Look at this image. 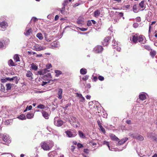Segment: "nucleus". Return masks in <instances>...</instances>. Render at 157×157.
Instances as JSON below:
<instances>
[{"label":"nucleus","instance_id":"36","mask_svg":"<svg viewBox=\"0 0 157 157\" xmlns=\"http://www.w3.org/2000/svg\"><path fill=\"white\" fill-rule=\"evenodd\" d=\"M103 144L106 145L108 147L109 149L110 150H111V149H110V147L109 145V143L108 142H107L106 141H104V142L103 143Z\"/></svg>","mask_w":157,"mask_h":157},{"label":"nucleus","instance_id":"39","mask_svg":"<svg viewBox=\"0 0 157 157\" xmlns=\"http://www.w3.org/2000/svg\"><path fill=\"white\" fill-rule=\"evenodd\" d=\"M155 54L156 52L155 51H151L150 52V55L152 57H154Z\"/></svg>","mask_w":157,"mask_h":157},{"label":"nucleus","instance_id":"12","mask_svg":"<svg viewBox=\"0 0 157 157\" xmlns=\"http://www.w3.org/2000/svg\"><path fill=\"white\" fill-rule=\"evenodd\" d=\"M63 92V90L61 88L58 89V92L57 94L58 95V98L59 99H61L62 98V94Z\"/></svg>","mask_w":157,"mask_h":157},{"label":"nucleus","instance_id":"22","mask_svg":"<svg viewBox=\"0 0 157 157\" xmlns=\"http://www.w3.org/2000/svg\"><path fill=\"white\" fill-rule=\"evenodd\" d=\"M83 19L81 17H79L78 19L77 23L79 24H82L83 23Z\"/></svg>","mask_w":157,"mask_h":157},{"label":"nucleus","instance_id":"52","mask_svg":"<svg viewBox=\"0 0 157 157\" xmlns=\"http://www.w3.org/2000/svg\"><path fill=\"white\" fill-rule=\"evenodd\" d=\"M80 101L83 102L85 101V98L84 97H83L82 96L80 98Z\"/></svg>","mask_w":157,"mask_h":157},{"label":"nucleus","instance_id":"43","mask_svg":"<svg viewBox=\"0 0 157 157\" xmlns=\"http://www.w3.org/2000/svg\"><path fill=\"white\" fill-rule=\"evenodd\" d=\"M37 107L38 108L41 109H44V106L43 105L40 104Z\"/></svg>","mask_w":157,"mask_h":157},{"label":"nucleus","instance_id":"31","mask_svg":"<svg viewBox=\"0 0 157 157\" xmlns=\"http://www.w3.org/2000/svg\"><path fill=\"white\" fill-rule=\"evenodd\" d=\"M37 37L40 40H42L43 39L42 34L40 33H39L36 34Z\"/></svg>","mask_w":157,"mask_h":157},{"label":"nucleus","instance_id":"10","mask_svg":"<svg viewBox=\"0 0 157 157\" xmlns=\"http://www.w3.org/2000/svg\"><path fill=\"white\" fill-rule=\"evenodd\" d=\"M144 37L142 35H140L138 36V41L144 44L146 42L145 39H144Z\"/></svg>","mask_w":157,"mask_h":157},{"label":"nucleus","instance_id":"62","mask_svg":"<svg viewBox=\"0 0 157 157\" xmlns=\"http://www.w3.org/2000/svg\"><path fill=\"white\" fill-rule=\"evenodd\" d=\"M47 83V82H43L42 84H41V85L42 86H44Z\"/></svg>","mask_w":157,"mask_h":157},{"label":"nucleus","instance_id":"30","mask_svg":"<svg viewBox=\"0 0 157 157\" xmlns=\"http://www.w3.org/2000/svg\"><path fill=\"white\" fill-rule=\"evenodd\" d=\"M78 134L80 137L82 138H84L85 137L82 131H79Z\"/></svg>","mask_w":157,"mask_h":157},{"label":"nucleus","instance_id":"2","mask_svg":"<svg viewBox=\"0 0 157 157\" xmlns=\"http://www.w3.org/2000/svg\"><path fill=\"white\" fill-rule=\"evenodd\" d=\"M65 132L69 137H74L77 135V132L75 130H67Z\"/></svg>","mask_w":157,"mask_h":157},{"label":"nucleus","instance_id":"56","mask_svg":"<svg viewBox=\"0 0 157 157\" xmlns=\"http://www.w3.org/2000/svg\"><path fill=\"white\" fill-rule=\"evenodd\" d=\"M7 80L6 79V78L5 79H4V78L2 79H1V82H2L4 83V82H6Z\"/></svg>","mask_w":157,"mask_h":157},{"label":"nucleus","instance_id":"32","mask_svg":"<svg viewBox=\"0 0 157 157\" xmlns=\"http://www.w3.org/2000/svg\"><path fill=\"white\" fill-rule=\"evenodd\" d=\"M18 118L21 120H24L26 119V117L25 115L24 114H21L18 117Z\"/></svg>","mask_w":157,"mask_h":157},{"label":"nucleus","instance_id":"20","mask_svg":"<svg viewBox=\"0 0 157 157\" xmlns=\"http://www.w3.org/2000/svg\"><path fill=\"white\" fill-rule=\"evenodd\" d=\"M110 137L113 140L118 141L119 140V139L114 134H111L110 135Z\"/></svg>","mask_w":157,"mask_h":157},{"label":"nucleus","instance_id":"3","mask_svg":"<svg viewBox=\"0 0 157 157\" xmlns=\"http://www.w3.org/2000/svg\"><path fill=\"white\" fill-rule=\"evenodd\" d=\"M54 124L55 125L59 127L63 124V122L62 121L59 120L58 117H56L54 119Z\"/></svg>","mask_w":157,"mask_h":157},{"label":"nucleus","instance_id":"38","mask_svg":"<svg viewBox=\"0 0 157 157\" xmlns=\"http://www.w3.org/2000/svg\"><path fill=\"white\" fill-rule=\"evenodd\" d=\"M8 63L9 65H11V66H14V63L12 59H10L8 62Z\"/></svg>","mask_w":157,"mask_h":157},{"label":"nucleus","instance_id":"24","mask_svg":"<svg viewBox=\"0 0 157 157\" xmlns=\"http://www.w3.org/2000/svg\"><path fill=\"white\" fill-rule=\"evenodd\" d=\"M55 72L56 74L55 76L57 77H59L62 73V72L58 70H55Z\"/></svg>","mask_w":157,"mask_h":157},{"label":"nucleus","instance_id":"8","mask_svg":"<svg viewBox=\"0 0 157 157\" xmlns=\"http://www.w3.org/2000/svg\"><path fill=\"white\" fill-rule=\"evenodd\" d=\"M2 136V139L4 142H7V143H9L11 142L10 140V138L9 137L8 135L5 134L3 135V136Z\"/></svg>","mask_w":157,"mask_h":157},{"label":"nucleus","instance_id":"60","mask_svg":"<svg viewBox=\"0 0 157 157\" xmlns=\"http://www.w3.org/2000/svg\"><path fill=\"white\" fill-rule=\"evenodd\" d=\"M144 47H145V48L148 50H149L150 49V47L148 46H144Z\"/></svg>","mask_w":157,"mask_h":157},{"label":"nucleus","instance_id":"34","mask_svg":"<svg viewBox=\"0 0 157 157\" xmlns=\"http://www.w3.org/2000/svg\"><path fill=\"white\" fill-rule=\"evenodd\" d=\"M46 67L47 69H45L44 70V72H46L47 71H48L47 69H50L51 67H52V64L50 63L46 65Z\"/></svg>","mask_w":157,"mask_h":157},{"label":"nucleus","instance_id":"5","mask_svg":"<svg viewBox=\"0 0 157 157\" xmlns=\"http://www.w3.org/2000/svg\"><path fill=\"white\" fill-rule=\"evenodd\" d=\"M33 49L36 51H39L41 50H44L45 49V48L44 47L41 46L38 44H35L33 46Z\"/></svg>","mask_w":157,"mask_h":157},{"label":"nucleus","instance_id":"11","mask_svg":"<svg viewBox=\"0 0 157 157\" xmlns=\"http://www.w3.org/2000/svg\"><path fill=\"white\" fill-rule=\"evenodd\" d=\"M110 40L109 37H107L102 42V44L104 46H107L108 44V42Z\"/></svg>","mask_w":157,"mask_h":157},{"label":"nucleus","instance_id":"16","mask_svg":"<svg viewBox=\"0 0 157 157\" xmlns=\"http://www.w3.org/2000/svg\"><path fill=\"white\" fill-rule=\"evenodd\" d=\"M68 2L67 0H65L63 4V7L62 8V10H60L61 13H63L65 8V6L67 5V2Z\"/></svg>","mask_w":157,"mask_h":157},{"label":"nucleus","instance_id":"17","mask_svg":"<svg viewBox=\"0 0 157 157\" xmlns=\"http://www.w3.org/2000/svg\"><path fill=\"white\" fill-rule=\"evenodd\" d=\"M100 14V12L98 10H95L94 13V15L95 17H97Z\"/></svg>","mask_w":157,"mask_h":157},{"label":"nucleus","instance_id":"25","mask_svg":"<svg viewBox=\"0 0 157 157\" xmlns=\"http://www.w3.org/2000/svg\"><path fill=\"white\" fill-rule=\"evenodd\" d=\"M34 114L33 113H28L26 115L27 118L29 119H31L33 118Z\"/></svg>","mask_w":157,"mask_h":157},{"label":"nucleus","instance_id":"55","mask_svg":"<svg viewBox=\"0 0 157 157\" xmlns=\"http://www.w3.org/2000/svg\"><path fill=\"white\" fill-rule=\"evenodd\" d=\"M32 20L35 22L37 20V18L35 17H33L32 19Z\"/></svg>","mask_w":157,"mask_h":157},{"label":"nucleus","instance_id":"46","mask_svg":"<svg viewBox=\"0 0 157 157\" xmlns=\"http://www.w3.org/2000/svg\"><path fill=\"white\" fill-rule=\"evenodd\" d=\"M79 29L80 30L83 31H86L87 30V28H79Z\"/></svg>","mask_w":157,"mask_h":157},{"label":"nucleus","instance_id":"64","mask_svg":"<svg viewBox=\"0 0 157 157\" xmlns=\"http://www.w3.org/2000/svg\"><path fill=\"white\" fill-rule=\"evenodd\" d=\"M69 104H67L65 105V107H64V108L66 109L69 106Z\"/></svg>","mask_w":157,"mask_h":157},{"label":"nucleus","instance_id":"54","mask_svg":"<svg viewBox=\"0 0 157 157\" xmlns=\"http://www.w3.org/2000/svg\"><path fill=\"white\" fill-rule=\"evenodd\" d=\"M4 47L3 43L2 42H0V48H2Z\"/></svg>","mask_w":157,"mask_h":157},{"label":"nucleus","instance_id":"7","mask_svg":"<svg viewBox=\"0 0 157 157\" xmlns=\"http://www.w3.org/2000/svg\"><path fill=\"white\" fill-rule=\"evenodd\" d=\"M113 46L114 48H116L117 51L120 52L121 50V48L120 47L118 46V44L117 42H116V40L113 39L112 41Z\"/></svg>","mask_w":157,"mask_h":157},{"label":"nucleus","instance_id":"44","mask_svg":"<svg viewBox=\"0 0 157 157\" xmlns=\"http://www.w3.org/2000/svg\"><path fill=\"white\" fill-rule=\"evenodd\" d=\"M84 152L86 153L87 154L89 153V150L87 148H85L84 149Z\"/></svg>","mask_w":157,"mask_h":157},{"label":"nucleus","instance_id":"57","mask_svg":"<svg viewBox=\"0 0 157 157\" xmlns=\"http://www.w3.org/2000/svg\"><path fill=\"white\" fill-rule=\"evenodd\" d=\"M118 15L119 17H121L123 16V13L122 12H120L119 13Z\"/></svg>","mask_w":157,"mask_h":157},{"label":"nucleus","instance_id":"4","mask_svg":"<svg viewBox=\"0 0 157 157\" xmlns=\"http://www.w3.org/2000/svg\"><path fill=\"white\" fill-rule=\"evenodd\" d=\"M71 120L72 122L71 123V124H72L74 127L77 128L78 127L79 125V123L75 117H72L71 118Z\"/></svg>","mask_w":157,"mask_h":157},{"label":"nucleus","instance_id":"26","mask_svg":"<svg viewBox=\"0 0 157 157\" xmlns=\"http://www.w3.org/2000/svg\"><path fill=\"white\" fill-rule=\"evenodd\" d=\"M33 75V74L32 72L30 71H28L26 74L27 77L29 78H30L31 79L32 78V76Z\"/></svg>","mask_w":157,"mask_h":157},{"label":"nucleus","instance_id":"35","mask_svg":"<svg viewBox=\"0 0 157 157\" xmlns=\"http://www.w3.org/2000/svg\"><path fill=\"white\" fill-rule=\"evenodd\" d=\"M136 133H133L132 132H131L128 135L129 136L133 138H135L136 135Z\"/></svg>","mask_w":157,"mask_h":157},{"label":"nucleus","instance_id":"40","mask_svg":"<svg viewBox=\"0 0 157 157\" xmlns=\"http://www.w3.org/2000/svg\"><path fill=\"white\" fill-rule=\"evenodd\" d=\"M7 90H10L11 89V84L8 83L6 85Z\"/></svg>","mask_w":157,"mask_h":157},{"label":"nucleus","instance_id":"48","mask_svg":"<svg viewBox=\"0 0 157 157\" xmlns=\"http://www.w3.org/2000/svg\"><path fill=\"white\" fill-rule=\"evenodd\" d=\"M76 96L78 97H79V98H80L82 96V95L81 94H79L78 93H76Z\"/></svg>","mask_w":157,"mask_h":157},{"label":"nucleus","instance_id":"42","mask_svg":"<svg viewBox=\"0 0 157 157\" xmlns=\"http://www.w3.org/2000/svg\"><path fill=\"white\" fill-rule=\"evenodd\" d=\"M88 79V76L87 75L84 76L82 78V79L83 80L85 81Z\"/></svg>","mask_w":157,"mask_h":157},{"label":"nucleus","instance_id":"23","mask_svg":"<svg viewBox=\"0 0 157 157\" xmlns=\"http://www.w3.org/2000/svg\"><path fill=\"white\" fill-rule=\"evenodd\" d=\"M132 40L135 43L137 42L138 41V36H133L132 37Z\"/></svg>","mask_w":157,"mask_h":157},{"label":"nucleus","instance_id":"37","mask_svg":"<svg viewBox=\"0 0 157 157\" xmlns=\"http://www.w3.org/2000/svg\"><path fill=\"white\" fill-rule=\"evenodd\" d=\"M17 77L15 76V77H13L12 78H10L9 77H7L6 78V79L8 81H12L15 78H17Z\"/></svg>","mask_w":157,"mask_h":157},{"label":"nucleus","instance_id":"13","mask_svg":"<svg viewBox=\"0 0 157 157\" xmlns=\"http://www.w3.org/2000/svg\"><path fill=\"white\" fill-rule=\"evenodd\" d=\"M128 139L127 137H125L123 139H122L121 140L118 142L117 144L118 145H120L123 144Z\"/></svg>","mask_w":157,"mask_h":157},{"label":"nucleus","instance_id":"61","mask_svg":"<svg viewBox=\"0 0 157 157\" xmlns=\"http://www.w3.org/2000/svg\"><path fill=\"white\" fill-rule=\"evenodd\" d=\"M86 98L87 99H90L91 98V96L87 95L86 97Z\"/></svg>","mask_w":157,"mask_h":157},{"label":"nucleus","instance_id":"51","mask_svg":"<svg viewBox=\"0 0 157 157\" xmlns=\"http://www.w3.org/2000/svg\"><path fill=\"white\" fill-rule=\"evenodd\" d=\"M136 20L137 21L140 22L141 21V18L140 17H137L136 18Z\"/></svg>","mask_w":157,"mask_h":157},{"label":"nucleus","instance_id":"15","mask_svg":"<svg viewBox=\"0 0 157 157\" xmlns=\"http://www.w3.org/2000/svg\"><path fill=\"white\" fill-rule=\"evenodd\" d=\"M31 32L32 29L31 28H30L29 29H25V31L24 33V34L25 36H28L29 35Z\"/></svg>","mask_w":157,"mask_h":157},{"label":"nucleus","instance_id":"27","mask_svg":"<svg viewBox=\"0 0 157 157\" xmlns=\"http://www.w3.org/2000/svg\"><path fill=\"white\" fill-rule=\"evenodd\" d=\"M80 72L82 75H85L87 73L86 69L85 68H82L80 70Z\"/></svg>","mask_w":157,"mask_h":157},{"label":"nucleus","instance_id":"9","mask_svg":"<svg viewBox=\"0 0 157 157\" xmlns=\"http://www.w3.org/2000/svg\"><path fill=\"white\" fill-rule=\"evenodd\" d=\"M103 49V48L101 46L98 45L95 47L94 51L95 53H98L101 52Z\"/></svg>","mask_w":157,"mask_h":157},{"label":"nucleus","instance_id":"63","mask_svg":"<svg viewBox=\"0 0 157 157\" xmlns=\"http://www.w3.org/2000/svg\"><path fill=\"white\" fill-rule=\"evenodd\" d=\"M1 89L2 91H3V90L4 89V86L2 85V84H1Z\"/></svg>","mask_w":157,"mask_h":157},{"label":"nucleus","instance_id":"21","mask_svg":"<svg viewBox=\"0 0 157 157\" xmlns=\"http://www.w3.org/2000/svg\"><path fill=\"white\" fill-rule=\"evenodd\" d=\"M140 6L143 9L142 10H143L145 8V6L144 4V1H142L139 4Z\"/></svg>","mask_w":157,"mask_h":157},{"label":"nucleus","instance_id":"50","mask_svg":"<svg viewBox=\"0 0 157 157\" xmlns=\"http://www.w3.org/2000/svg\"><path fill=\"white\" fill-rule=\"evenodd\" d=\"M77 146L79 148H80L83 147V145L80 143H78L77 144Z\"/></svg>","mask_w":157,"mask_h":157},{"label":"nucleus","instance_id":"14","mask_svg":"<svg viewBox=\"0 0 157 157\" xmlns=\"http://www.w3.org/2000/svg\"><path fill=\"white\" fill-rule=\"evenodd\" d=\"M135 139L140 141H142L144 140V138L142 136L137 133Z\"/></svg>","mask_w":157,"mask_h":157},{"label":"nucleus","instance_id":"47","mask_svg":"<svg viewBox=\"0 0 157 157\" xmlns=\"http://www.w3.org/2000/svg\"><path fill=\"white\" fill-rule=\"evenodd\" d=\"M87 25L88 26H90L92 25V22L91 21H88L87 22Z\"/></svg>","mask_w":157,"mask_h":157},{"label":"nucleus","instance_id":"18","mask_svg":"<svg viewBox=\"0 0 157 157\" xmlns=\"http://www.w3.org/2000/svg\"><path fill=\"white\" fill-rule=\"evenodd\" d=\"M42 114L43 116L46 119L48 118V114L45 111H43L42 112Z\"/></svg>","mask_w":157,"mask_h":157},{"label":"nucleus","instance_id":"59","mask_svg":"<svg viewBox=\"0 0 157 157\" xmlns=\"http://www.w3.org/2000/svg\"><path fill=\"white\" fill-rule=\"evenodd\" d=\"M97 123H98V125L99 126V127L101 125V124L99 120H98L97 121Z\"/></svg>","mask_w":157,"mask_h":157},{"label":"nucleus","instance_id":"33","mask_svg":"<svg viewBox=\"0 0 157 157\" xmlns=\"http://www.w3.org/2000/svg\"><path fill=\"white\" fill-rule=\"evenodd\" d=\"M14 59L17 62L20 61L19 57L18 55H15L14 57Z\"/></svg>","mask_w":157,"mask_h":157},{"label":"nucleus","instance_id":"6","mask_svg":"<svg viewBox=\"0 0 157 157\" xmlns=\"http://www.w3.org/2000/svg\"><path fill=\"white\" fill-rule=\"evenodd\" d=\"M8 26L7 23L5 21L0 22V30L4 31Z\"/></svg>","mask_w":157,"mask_h":157},{"label":"nucleus","instance_id":"28","mask_svg":"<svg viewBox=\"0 0 157 157\" xmlns=\"http://www.w3.org/2000/svg\"><path fill=\"white\" fill-rule=\"evenodd\" d=\"M31 68L34 71H36L37 70L38 68L33 63L32 64H31Z\"/></svg>","mask_w":157,"mask_h":157},{"label":"nucleus","instance_id":"49","mask_svg":"<svg viewBox=\"0 0 157 157\" xmlns=\"http://www.w3.org/2000/svg\"><path fill=\"white\" fill-rule=\"evenodd\" d=\"M133 26L135 28H136L138 26V24L137 23H134L133 24Z\"/></svg>","mask_w":157,"mask_h":157},{"label":"nucleus","instance_id":"53","mask_svg":"<svg viewBox=\"0 0 157 157\" xmlns=\"http://www.w3.org/2000/svg\"><path fill=\"white\" fill-rule=\"evenodd\" d=\"M32 108V107L31 105H29V106H27L26 107V108H27L29 110L31 109Z\"/></svg>","mask_w":157,"mask_h":157},{"label":"nucleus","instance_id":"29","mask_svg":"<svg viewBox=\"0 0 157 157\" xmlns=\"http://www.w3.org/2000/svg\"><path fill=\"white\" fill-rule=\"evenodd\" d=\"M133 11L135 13L138 12L139 10L137 8L136 5H133Z\"/></svg>","mask_w":157,"mask_h":157},{"label":"nucleus","instance_id":"58","mask_svg":"<svg viewBox=\"0 0 157 157\" xmlns=\"http://www.w3.org/2000/svg\"><path fill=\"white\" fill-rule=\"evenodd\" d=\"M59 18V16L58 15H56L55 16L54 18V20L55 21L57 20Z\"/></svg>","mask_w":157,"mask_h":157},{"label":"nucleus","instance_id":"1","mask_svg":"<svg viewBox=\"0 0 157 157\" xmlns=\"http://www.w3.org/2000/svg\"><path fill=\"white\" fill-rule=\"evenodd\" d=\"M54 144L51 141L47 142H43L41 143V147L44 150H49L53 146Z\"/></svg>","mask_w":157,"mask_h":157},{"label":"nucleus","instance_id":"19","mask_svg":"<svg viewBox=\"0 0 157 157\" xmlns=\"http://www.w3.org/2000/svg\"><path fill=\"white\" fill-rule=\"evenodd\" d=\"M139 98L142 100H144L146 99V95L144 94H141L139 95Z\"/></svg>","mask_w":157,"mask_h":157},{"label":"nucleus","instance_id":"45","mask_svg":"<svg viewBox=\"0 0 157 157\" xmlns=\"http://www.w3.org/2000/svg\"><path fill=\"white\" fill-rule=\"evenodd\" d=\"M98 79L100 81H103L104 80V78L101 76H99L98 77Z\"/></svg>","mask_w":157,"mask_h":157},{"label":"nucleus","instance_id":"41","mask_svg":"<svg viewBox=\"0 0 157 157\" xmlns=\"http://www.w3.org/2000/svg\"><path fill=\"white\" fill-rule=\"evenodd\" d=\"M100 128V129L101 130V131L104 133H105V131L104 128L102 126V125L99 127Z\"/></svg>","mask_w":157,"mask_h":157}]
</instances>
